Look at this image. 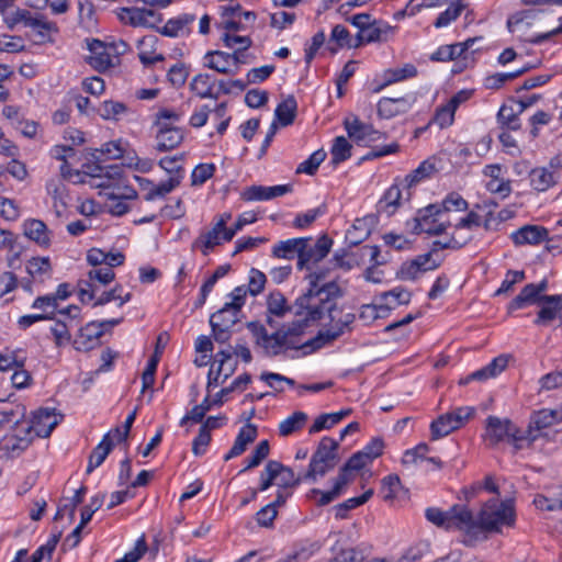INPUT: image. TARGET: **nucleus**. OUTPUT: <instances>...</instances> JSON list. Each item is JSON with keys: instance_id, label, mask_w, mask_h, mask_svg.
I'll return each mask as SVG.
<instances>
[{"instance_id": "dca6fc26", "label": "nucleus", "mask_w": 562, "mask_h": 562, "mask_svg": "<svg viewBox=\"0 0 562 562\" xmlns=\"http://www.w3.org/2000/svg\"><path fill=\"white\" fill-rule=\"evenodd\" d=\"M391 31L392 27L387 23L381 20H373L366 32L357 34L353 48H358L363 44L385 41Z\"/></svg>"}, {"instance_id": "7c9ffc66", "label": "nucleus", "mask_w": 562, "mask_h": 562, "mask_svg": "<svg viewBox=\"0 0 562 562\" xmlns=\"http://www.w3.org/2000/svg\"><path fill=\"white\" fill-rule=\"evenodd\" d=\"M359 257L363 259L364 257H369L370 261L372 262L371 267H368L364 271V278L367 281L379 283L381 281V278L376 274V267L380 265L385 263V260H380V248L378 246H369L364 245L361 248H359Z\"/></svg>"}, {"instance_id": "8fccbe9b", "label": "nucleus", "mask_w": 562, "mask_h": 562, "mask_svg": "<svg viewBox=\"0 0 562 562\" xmlns=\"http://www.w3.org/2000/svg\"><path fill=\"white\" fill-rule=\"evenodd\" d=\"M327 154L324 149L315 150L306 160L301 162L296 168V173H306L313 176L319 165L325 160Z\"/></svg>"}, {"instance_id": "a19ab883", "label": "nucleus", "mask_w": 562, "mask_h": 562, "mask_svg": "<svg viewBox=\"0 0 562 562\" xmlns=\"http://www.w3.org/2000/svg\"><path fill=\"white\" fill-rule=\"evenodd\" d=\"M373 495V490L366 491L358 497H351L334 507L336 518L344 519L347 517L349 510L355 509L366 504Z\"/></svg>"}, {"instance_id": "f8f14e48", "label": "nucleus", "mask_w": 562, "mask_h": 562, "mask_svg": "<svg viewBox=\"0 0 562 562\" xmlns=\"http://www.w3.org/2000/svg\"><path fill=\"white\" fill-rule=\"evenodd\" d=\"M541 300L535 324L547 326L555 318H559L562 324V295H543Z\"/></svg>"}, {"instance_id": "a18cd8bd", "label": "nucleus", "mask_w": 562, "mask_h": 562, "mask_svg": "<svg viewBox=\"0 0 562 562\" xmlns=\"http://www.w3.org/2000/svg\"><path fill=\"white\" fill-rule=\"evenodd\" d=\"M352 146L344 136H337L334 139L333 147L330 149L331 164L334 166L347 160L351 156Z\"/></svg>"}, {"instance_id": "39448f33", "label": "nucleus", "mask_w": 562, "mask_h": 562, "mask_svg": "<svg viewBox=\"0 0 562 562\" xmlns=\"http://www.w3.org/2000/svg\"><path fill=\"white\" fill-rule=\"evenodd\" d=\"M339 442L330 437H323L313 453L308 470L303 475L305 481L315 482L317 476H324L331 471L339 461Z\"/></svg>"}, {"instance_id": "e2e57ef3", "label": "nucleus", "mask_w": 562, "mask_h": 562, "mask_svg": "<svg viewBox=\"0 0 562 562\" xmlns=\"http://www.w3.org/2000/svg\"><path fill=\"white\" fill-rule=\"evenodd\" d=\"M215 166L213 164H200L198 165L191 175L192 186H201L211 179L215 172Z\"/></svg>"}, {"instance_id": "ea45409f", "label": "nucleus", "mask_w": 562, "mask_h": 562, "mask_svg": "<svg viewBox=\"0 0 562 562\" xmlns=\"http://www.w3.org/2000/svg\"><path fill=\"white\" fill-rule=\"evenodd\" d=\"M519 114V110L515 111L513 106L504 104L497 113V122L502 128L518 131L521 127Z\"/></svg>"}, {"instance_id": "052dcab7", "label": "nucleus", "mask_w": 562, "mask_h": 562, "mask_svg": "<svg viewBox=\"0 0 562 562\" xmlns=\"http://www.w3.org/2000/svg\"><path fill=\"white\" fill-rule=\"evenodd\" d=\"M538 435L528 426V429L520 430L513 424V430L509 431L508 440L514 443L516 449L522 448V442H532L537 439Z\"/></svg>"}, {"instance_id": "4d7b16f0", "label": "nucleus", "mask_w": 562, "mask_h": 562, "mask_svg": "<svg viewBox=\"0 0 562 562\" xmlns=\"http://www.w3.org/2000/svg\"><path fill=\"white\" fill-rule=\"evenodd\" d=\"M86 487L81 486L79 490L76 491L74 497L68 502V504H65L61 507H58V510L54 517L55 520H59L64 517L66 512H68V515L70 519H74L76 508L79 504L83 502V496L86 494Z\"/></svg>"}, {"instance_id": "20e7f679", "label": "nucleus", "mask_w": 562, "mask_h": 562, "mask_svg": "<svg viewBox=\"0 0 562 562\" xmlns=\"http://www.w3.org/2000/svg\"><path fill=\"white\" fill-rule=\"evenodd\" d=\"M425 516L428 521L437 527H441L447 530L458 529L463 531L465 533V539H468V529H473V514L464 505L457 504L448 510L429 507L426 509Z\"/></svg>"}, {"instance_id": "c9c22d12", "label": "nucleus", "mask_w": 562, "mask_h": 562, "mask_svg": "<svg viewBox=\"0 0 562 562\" xmlns=\"http://www.w3.org/2000/svg\"><path fill=\"white\" fill-rule=\"evenodd\" d=\"M417 74H418L417 68L413 64H405L401 68L386 69L383 72L384 82L378 89H375V91L378 92L381 89H383L390 85H393L395 82H398V81H402V80H405L408 78H414L417 76Z\"/></svg>"}, {"instance_id": "338daca9", "label": "nucleus", "mask_w": 562, "mask_h": 562, "mask_svg": "<svg viewBox=\"0 0 562 562\" xmlns=\"http://www.w3.org/2000/svg\"><path fill=\"white\" fill-rule=\"evenodd\" d=\"M266 282H267L266 274L263 272L252 268L249 272V281H248V285L246 288H247L249 294H251L252 296H256L263 291Z\"/></svg>"}, {"instance_id": "4be33fe9", "label": "nucleus", "mask_w": 562, "mask_h": 562, "mask_svg": "<svg viewBox=\"0 0 562 562\" xmlns=\"http://www.w3.org/2000/svg\"><path fill=\"white\" fill-rule=\"evenodd\" d=\"M158 133L156 135L157 139V149L159 151H167L176 148L183 140V132L179 127L170 126L169 124H164L158 126Z\"/></svg>"}, {"instance_id": "5701e85b", "label": "nucleus", "mask_w": 562, "mask_h": 562, "mask_svg": "<svg viewBox=\"0 0 562 562\" xmlns=\"http://www.w3.org/2000/svg\"><path fill=\"white\" fill-rule=\"evenodd\" d=\"M257 438V428L252 424H246L240 428L232 449L225 454L224 460L228 461L243 454L248 445L254 442Z\"/></svg>"}, {"instance_id": "f257e3e1", "label": "nucleus", "mask_w": 562, "mask_h": 562, "mask_svg": "<svg viewBox=\"0 0 562 562\" xmlns=\"http://www.w3.org/2000/svg\"><path fill=\"white\" fill-rule=\"evenodd\" d=\"M328 302L311 295L308 289L301 294L293 303L294 316L296 319L289 325L269 334L265 325L260 322H248L246 327L250 331L254 342L261 348L265 356L276 357L288 349L304 348V344L299 346L295 338L304 334L305 329L312 324L322 319V310L327 307Z\"/></svg>"}, {"instance_id": "bb28decb", "label": "nucleus", "mask_w": 562, "mask_h": 562, "mask_svg": "<svg viewBox=\"0 0 562 562\" xmlns=\"http://www.w3.org/2000/svg\"><path fill=\"white\" fill-rule=\"evenodd\" d=\"M542 296L543 295H538L536 284L529 283L525 285L520 293L508 304V313H513L514 311L524 308L528 305L540 304Z\"/></svg>"}, {"instance_id": "e433bc0d", "label": "nucleus", "mask_w": 562, "mask_h": 562, "mask_svg": "<svg viewBox=\"0 0 562 562\" xmlns=\"http://www.w3.org/2000/svg\"><path fill=\"white\" fill-rule=\"evenodd\" d=\"M126 192L123 194L116 193L114 190L108 192V199L112 201L109 205V211L111 214L115 216H122L128 212V205L124 200L135 199L137 196V192L132 188H126Z\"/></svg>"}, {"instance_id": "2eb2a0df", "label": "nucleus", "mask_w": 562, "mask_h": 562, "mask_svg": "<svg viewBox=\"0 0 562 562\" xmlns=\"http://www.w3.org/2000/svg\"><path fill=\"white\" fill-rule=\"evenodd\" d=\"M510 430H513V423L509 419L488 416L486 419L485 439L491 445H497L498 442L508 439Z\"/></svg>"}, {"instance_id": "09e8293b", "label": "nucleus", "mask_w": 562, "mask_h": 562, "mask_svg": "<svg viewBox=\"0 0 562 562\" xmlns=\"http://www.w3.org/2000/svg\"><path fill=\"white\" fill-rule=\"evenodd\" d=\"M465 5L461 0L452 3L446 11L441 12L434 22L435 27L440 29L449 25L452 21L457 20Z\"/></svg>"}, {"instance_id": "393cba45", "label": "nucleus", "mask_w": 562, "mask_h": 562, "mask_svg": "<svg viewBox=\"0 0 562 562\" xmlns=\"http://www.w3.org/2000/svg\"><path fill=\"white\" fill-rule=\"evenodd\" d=\"M243 316V312L240 308L225 303V305L211 315L210 324H215V326H222L224 328H232L236 323L240 321Z\"/></svg>"}, {"instance_id": "72a5a7b5", "label": "nucleus", "mask_w": 562, "mask_h": 562, "mask_svg": "<svg viewBox=\"0 0 562 562\" xmlns=\"http://www.w3.org/2000/svg\"><path fill=\"white\" fill-rule=\"evenodd\" d=\"M26 272L35 281L43 282L52 274V263L48 257H33L25 265Z\"/></svg>"}, {"instance_id": "37998d69", "label": "nucleus", "mask_w": 562, "mask_h": 562, "mask_svg": "<svg viewBox=\"0 0 562 562\" xmlns=\"http://www.w3.org/2000/svg\"><path fill=\"white\" fill-rule=\"evenodd\" d=\"M307 420V415L304 412H294L291 416L285 418L279 425L280 436L286 437L293 432L302 429Z\"/></svg>"}, {"instance_id": "4468645a", "label": "nucleus", "mask_w": 562, "mask_h": 562, "mask_svg": "<svg viewBox=\"0 0 562 562\" xmlns=\"http://www.w3.org/2000/svg\"><path fill=\"white\" fill-rule=\"evenodd\" d=\"M292 191L291 184H280L273 187L251 186L241 193L244 201L271 200L284 195Z\"/></svg>"}, {"instance_id": "de8ad7c7", "label": "nucleus", "mask_w": 562, "mask_h": 562, "mask_svg": "<svg viewBox=\"0 0 562 562\" xmlns=\"http://www.w3.org/2000/svg\"><path fill=\"white\" fill-rule=\"evenodd\" d=\"M330 42L336 43V47H329L331 53H336L338 48L345 46L351 48L355 44V40L351 38L349 31L340 24H337L333 27Z\"/></svg>"}, {"instance_id": "c03bdc74", "label": "nucleus", "mask_w": 562, "mask_h": 562, "mask_svg": "<svg viewBox=\"0 0 562 562\" xmlns=\"http://www.w3.org/2000/svg\"><path fill=\"white\" fill-rule=\"evenodd\" d=\"M128 108L125 103L106 100L100 104L99 114L104 120H114L117 121L123 114H126Z\"/></svg>"}, {"instance_id": "7ed1b4c3", "label": "nucleus", "mask_w": 562, "mask_h": 562, "mask_svg": "<svg viewBox=\"0 0 562 562\" xmlns=\"http://www.w3.org/2000/svg\"><path fill=\"white\" fill-rule=\"evenodd\" d=\"M515 519L512 501L491 498L483 504L477 517L473 516V529H468V539H464V543L472 546L484 531L498 532L503 526L513 527Z\"/></svg>"}, {"instance_id": "f704fd0d", "label": "nucleus", "mask_w": 562, "mask_h": 562, "mask_svg": "<svg viewBox=\"0 0 562 562\" xmlns=\"http://www.w3.org/2000/svg\"><path fill=\"white\" fill-rule=\"evenodd\" d=\"M114 443L111 439V432L104 435L101 442L93 449L89 457L87 473H91L95 468L100 467L111 452Z\"/></svg>"}, {"instance_id": "6e6552de", "label": "nucleus", "mask_w": 562, "mask_h": 562, "mask_svg": "<svg viewBox=\"0 0 562 562\" xmlns=\"http://www.w3.org/2000/svg\"><path fill=\"white\" fill-rule=\"evenodd\" d=\"M91 160L82 165V173L92 179L90 184L94 188H113L121 179L123 168L119 165L101 166L99 161Z\"/></svg>"}, {"instance_id": "4c0bfd02", "label": "nucleus", "mask_w": 562, "mask_h": 562, "mask_svg": "<svg viewBox=\"0 0 562 562\" xmlns=\"http://www.w3.org/2000/svg\"><path fill=\"white\" fill-rule=\"evenodd\" d=\"M297 103L293 95H289L285 100L278 104L274 114L282 126L292 124L296 116Z\"/></svg>"}, {"instance_id": "2f4dec72", "label": "nucleus", "mask_w": 562, "mask_h": 562, "mask_svg": "<svg viewBox=\"0 0 562 562\" xmlns=\"http://www.w3.org/2000/svg\"><path fill=\"white\" fill-rule=\"evenodd\" d=\"M529 177L531 187L539 192H543L557 183L559 175L542 167L532 169Z\"/></svg>"}, {"instance_id": "5fc2aeb1", "label": "nucleus", "mask_w": 562, "mask_h": 562, "mask_svg": "<svg viewBox=\"0 0 562 562\" xmlns=\"http://www.w3.org/2000/svg\"><path fill=\"white\" fill-rule=\"evenodd\" d=\"M279 469L281 470V462L270 460L267 462L263 471L260 474L259 491L268 490L278 479Z\"/></svg>"}, {"instance_id": "0eeeda50", "label": "nucleus", "mask_w": 562, "mask_h": 562, "mask_svg": "<svg viewBox=\"0 0 562 562\" xmlns=\"http://www.w3.org/2000/svg\"><path fill=\"white\" fill-rule=\"evenodd\" d=\"M474 415L473 407H458L452 412L440 415L430 425L431 439L437 440L459 429Z\"/></svg>"}, {"instance_id": "bf43d9fd", "label": "nucleus", "mask_w": 562, "mask_h": 562, "mask_svg": "<svg viewBox=\"0 0 562 562\" xmlns=\"http://www.w3.org/2000/svg\"><path fill=\"white\" fill-rule=\"evenodd\" d=\"M278 479V486L282 488L294 487L297 486L302 481H305L303 476L295 475L291 468L285 467L282 463L281 470L279 469Z\"/></svg>"}, {"instance_id": "13d9d810", "label": "nucleus", "mask_w": 562, "mask_h": 562, "mask_svg": "<svg viewBox=\"0 0 562 562\" xmlns=\"http://www.w3.org/2000/svg\"><path fill=\"white\" fill-rule=\"evenodd\" d=\"M269 451L270 447L268 440L260 441L256 449L252 451L251 456L246 459L247 464L240 472H245L258 467L268 457Z\"/></svg>"}, {"instance_id": "c85d7f7f", "label": "nucleus", "mask_w": 562, "mask_h": 562, "mask_svg": "<svg viewBox=\"0 0 562 562\" xmlns=\"http://www.w3.org/2000/svg\"><path fill=\"white\" fill-rule=\"evenodd\" d=\"M206 66L220 74H235L232 68L233 56L222 50H211L205 54Z\"/></svg>"}, {"instance_id": "69168bd1", "label": "nucleus", "mask_w": 562, "mask_h": 562, "mask_svg": "<svg viewBox=\"0 0 562 562\" xmlns=\"http://www.w3.org/2000/svg\"><path fill=\"white\" fill-rule=\"evenodd\" d=\"M222 41L225 46L233 49L246 50L248 49L252 41L248 36H240L233 33L225 32L222 35Z\"/></svg>"}, {"instance_id": "1a4fd4ad", "label": "nucleus", "mask_w": 562, "mask_h": 562, "mask_svg": "<svg viewBox=\"0 0 562 562\" xmlns=\"http://www.w3.org/2000/svg\"><path fill=\"white\" fill-rule=\"evenodd\" d=\"M441 265V260L431 258V254H424L415 257L409 261L402 263L396 272L397 279L416 280L419 274L437 269Z\"/></svg>"}, {"instance_id": "58836bf2", "label": "nucleus", "mask_w": 562, "mask_h": 562, "mask_svg": "<svg viewBox=\"0 0 562 562\" xmlns=\"http://www.w3.org/2000/svg\"><path fill=\"white\" fill-rule=\"evenodd\" d=\"M87 155L97 161H100L102 157L109 159H119L123 157L124 149L121 147L119 142H109L101 146V148L87 149Z\"/></svg>"}, {"instance_id": "9b49d317", "label": "nucleus", "mask_w": 562, "mask_h": 562, "mask_svg": "<svg viewBox=\"0 0 562 562\" xmlns=\"http://www.w3.org/2000/svg\"><path fill=\"white\" fill-rule=\"evenodd\" d=\"M348 136L359 145H367L370 142L380 139L381 134L372 125L361 122L357 116L352 120L346 119L344 122Z\"/></svg>"}, {"instance_id": "ddd939ff", "label": "nucleus", "mask_w": 562, "mask_h": 562, "mask_svg": "<svg viewBox=\"0 0 562 562\" xmlns=\"http://www.w3.org/2000/svg\"><path fill=\"white\" fill-rule=\"evenodd\" d=\"M415 102V97L382 98L378 102V114L383 119H392L408 112Z\"/></svg>"}, {"instance_id": "603ef678", "label": "nucleus", "mask_w": 562, "mask_h": 562, "mask_svg": "<svg viewBox=\"0 0 562 562\" xmlns=\"http://www.w3.org/2000/svg\"><path fill=\"white\" fill-rule=\"evenodd\" d=\"M146 9L140 8H122L119 13L121 21H128L133 26H145L147 27L148 21H146Z\"/></svg>"}, {"instance_id": "79ce46f5", "label": "nucleus", "mask_w": 562, "mask_h": 562, "mask_svg": "<svg viewBox=\"0 0 562 562\" xmlns=\"http://www.w3.org/2000/svg\"><path fill=\"white\" fill-rule=\"evenodd\" d=\"M435 172V164L430 162L429 160L423 161L416 169H414L405 177L404 182L406 188L409 190L422 180L429 178Z\"/></svg>"}, {"instance_id": "9d476101", "label": "nucleus", "mask_w": 562, "mask_h": 562, "mask_svg": "<svg viewBox=\"0 0 562 562\" xmlns=\"http://www.w3.org/2000/svg\"><path fill=\"white\" fill-rule=\"evenodd\" d=\"M58 425L54 408H40L33 414V418L25 428H30V434L34 437L47 438L54 428Z\"/></svg>"}, {"instance_id": "a211bd4d", "label": "nucleus", "mask_w": 562, "mask_h": 562, "mask_svg": "<svg viewBox=\"0 0 562 562\" xmlns=\"http://www.w3.org/2000/svg\"><path fill=\"white\" fill-rule=\"evenodd\" d=\"M190 90L200 99L220 98V91H215L216 80L209 74H198L190 82Z\"/></svg>"}, {"instance_id": "6ab92c4d", "label": "nucleus", "mask_w": 562, "mask_h": 562, "mask_svg": "<svg viewBox=\"0 0 562 562\" xmlns=\"http://www.w3.org/2000/svg\"><path fill=\"white\" fill-rule=\"evenodd\" d=\"M196 16L191 13H182L173 19L167 21V23L159 29V32L169 37H178L190 34V25L195 21Z\"/></svg>"}, {"instance_id": "473e14b6", "label": "nucleus", "mask_w": 562, "mask_h": 562, "mask_svg": "<svg viewBox=\"0 0 562 562\" xmlns=\"http://www.w3.org/2000/svg\"><path fill=\"white\" fill-rule=\"evenodd\" d=\"M267 313L276 317L282 318L288 313L293 312V304L289 305L286 297L280 291H272L267 296Z\"/></svg>"}, {"instance_id": "c756f323", "label": "nucleus", "mask_w": 562, "mask_h": 562, "mask_svg": "<svg viewBox=\"0 0 562 562\" xmlns=\"http://www.w3.org/2000/svg\"><path fill=\"white\" fill-rule=\"evenodd\" d=\"M310 238H292L279 241L272 249V255L277 258L293 259L299 255L302 248H306Z\"/></svg>"}, {"instance_id": "774afa93", "label": "nucleus", "mask_w": 562, "mask_h": 562, "mask_svg": "<svg viewBox=\"0 0 562 562\" xmlns=\"http://www.w3.org/2000/svg\"><path fill=\"white\" fill-rule=\"evenodd\" d=\"M147 551V543L145 540V536L143 535L135 543L134 548L126 552L125 555L121 559L115 560L114 562H137Z\"/></svg>"}, {"instance_id": "49530a36", "label": "nucleus", "mask_w": 562, "mask_h": 562, "mask_svg": "<svg viewBox=\"0 0 562 562\" xmlns=\"http://www.w3.org/2000/svg\"><path fill=\"white\" fill-rule=\"evenodd\" d=\"M181 182V176H171L167 181L154 186L145 195L146 201H151L157 196L164 198L175 190Z\"/></svg>"}, {"instance_id": "423d86ee", "label": "nucleus", "mask_w": 562, "mask_h": 562, "mask_svg": "<svg viewBox=\"0 0 562 562\" xmlns=\"http://www.w3.org/2000/svg\"><path fill=\"white\" fill-rule=\"evenodd\" d=\"M440 215L441 206L437 203L429 204L418 210L416 216L407 222V226L411 227L414 234L426 233L434 236L441 235L450 224L449 222L438 223V216Z\"/></svg>"}, {"instance_id": "6e6d98bb", "label": "nucleus", "mask_w": 562, "mask_h": 562, "mask_svg": "<svg viewBox=\"0 0 562 562\" xmlns=\"http://www.w3.org/2000/svg\"><path fill=\"white\" fill-rule=\"evenodd\" d=\"M327 212L325 203L321 204L316 209L308 210L306 213L297 214L294 218L293 226L296 228H305L310 226L318 216L324 215Z\"/></svg>"}, {"instance_id": "a878e982", "label": "nucleus", "mask_w": 562, "mask_h": 562, "mask_svg": "<svg viewBox=\"0 0 562 562\" xmlns=\"http://www.w3.org/2000/svg\"><path fill=\"white\" fill-rule=\"evenodd\" d=\"M24 235L35 241L38 246L47 248L50 245V238L46 224L41 220H29L23 225Z\"/></svg>"}, {"instance_id": "0e129e2a", "label": "nucleus", "mask_w": 562, "mask_h": 562, "mask_svg": "<svg viewBox=\"0 0 562 562\" xmlns=\"http://www.w3.org/2000/svg\"><path fill=\"white\" fill-rule=\"evenodd\" d=\"M429 553V544L427 542H418L406 550L398 562H418Z\"/></svg>"}, {"instance_id": "3c124183", "label": "nucleus", "mask_w": 562, "mask_h": 562, "mask_svg": "<svg viewBox=\"0 0 562 562\" xmlns=\"http://www.w3.org/2000/svg\"><path fill=\"white\" fill-rule=\"evenodd\" d=\"M557 420V412L550 409H541L535 413L529 423V427L536 431L551 426Z\"/></svg>"}, {"instance_id": "680f3d73", "label": "nucleus", "mask_w": 562, "mask_h": 562, "mask_svg": "<svg viewBox=\"0 0 562 562\" xmlns=\"http://www.w3.org/2000/svg\"><path fill=\"white\" fill-rule=\"evenodd\" d=\"M456 111L448 104L439 106L431 120V123H436L440 128L450 126L454 121Z\"/></svg>"}, {"instance_id": "b1692460", "label": "nucleus", "mask_w": 562, "mask_h": 562, "mask_svg": "<svg viewBox=\"0 0 562 562\" xmlns=\"http://www.w3.org/2000/svg\"><path fill=\"white\" fill-rule=\"evenodd\" d=\"M24 437L20 434L4 437L1 445V449L4 450L11 457L20 456L26 450L33 442L34 436L30 434V428H23Z\"/></svg>"}, {"instance_id": "f03ea898", "label": "nucleus", "mask_w": 562, "mask_h": 562, "mask_svg": "<svg viewBox=\"0 0 562 562\" xmlns=\"http://www.w3.org/2000/svg\"><path fill=\"white\" fill-rule=\"evenodd\" d=\"M312 296L328 302L327 308L322 310V319L327 315L329 322L326 329L319 330L318 334L304 342L303 347H311V350H317L339 338L345 333L351 331L352 323L356 319L353 313L341 314V310L337 306V301L344 296V291L336 281L319 283L318 276H310V288Z\"/></svg>"}, {"instance_id": "412c9836", "label": "nucleus", "mask_w": 562, "mask_h": 562, "mask_svg": "<svg viewBox=\"0 0 562 562\" xmlns=\"http://www.w3.org/2000/svg\"><path fill=\"white\" fill-rule=\"evenodd\" d=\"M226 231L213 225L210 231L202 232L192 243V249H200L204 256L224 241Z\"/></svg>"}, {"instance_id": "cd10ccee", "label": "nucleus", "mask_w": 562, "mask_h": 562, "mask_svg": "<svg viewBox=\"0 0 562 562\" xmlns=\"http://www.w3.org/2000/svg\"><path fill=\"white\" fill-rule=\"evenodd\" d=\"M91 52L89 64L98 71H104L111 66V55L106 53L104 44L99 40H92L88 43Z\"/></svg>"}, {"instance_id": "864d4df0", "label": "nucleus", "mask_w": 562, "mask_h": 562, "mask_svg": "<svg viewBox=\"0 0 562 562\" xmlns=\"http://www.w3.org/2000/svg\"><path fill=\"white\" fill-rule=\"evenodd\" d=\"M528 70L527 67L521 69L512 71V72H498L492 76H488L485 79V86L488 89H499L505 82L514 80L519 76L524 75Z\"/></svg>"}, {"instance_id": "f3484780", "label": "nucleus", "mask_w": 562, "mask_h": 562, "mask_svg": "<svg viewBox=\"0 0 562 562\" xmlns=\"http://www.w3.org/2000/svg\"><path fill=\"white\" fill-rule=\"evenodd\" d=\"M548 229L538 225H525L512 234L515 245H537L548 238Z\"/></svg>"}, {"instance_id": "aec40b11", "label": "nucleus", "mask_w": 562, "mask_h": 562, "mask_svg": "<svg viewBox=\"0 0 562 562\" xmlns=\"http://www.w3.org/2000/svg\"><path fill=\"white\" fill-rule=\"evenodd\" d=\"M104 329L101 328L98 322H91L85 327L80 328L79 336L75 340L78 350L88 351L99 345L100 338Z\"/></svg>"}]
</instances>
